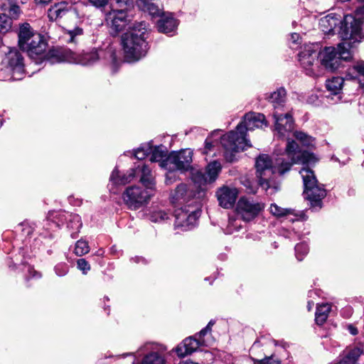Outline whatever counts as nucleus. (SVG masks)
Listing matches in <instances>:
<instances>
[{"label": "nucleus", "mask_w": 364, "mask_h": 364, "mask_svg": "<svg viewBox=\"0 0 364 364\" xmlns=\"http://www.w3.org/2000/svg\"><path fill=\"white\" fill-rule=\"evenodd\" d=\"M285 154L291 159L290 162L284 157L277 158L273 162L266 154L260 155L256 160L259 184L268 194H274L279 189V183L275 180L276 172L282 176L291 169L294 164H307L316 161L312 154L299 150L297 143L293 140L287 141Z\"/></svg>", "instance_id": "1"}, {"label": "nucleus", "mask_w": 364, "mask_h": 364, "mask_svg": "<svg viewBox=\"0 0 364 364\" xmlns=\"http://www.w3.org/2000/svg\"><path fill=\"white\" fill-rule=\"evenodd\" d=\"M264 124L267 126L263 114L249 112L244 116L243 120L237 126L235 131L224 134L221 137L220 143L224 149L226 161L232 162L236 153L250 147V141L246 139V132L255 128H262Z\"/></svg>", "instance_id": "2"}, {"label": "nucleus", "mask_w": 364, "mask_h": 364, "mask_svg": "<svg viewBox=\"0 0 364 364\" xmlns=\"http://www.w3.org/2000/svg\"><path fill=\"white\" fill-rule=\"evenodd\" d=\"M362 20L353 14H347L341 21V16L328 14L319 21L321 30L326 34H334L338 28V33L343 40L360 41L363 38Z\"/></svg>", "instance_id": "3"}, {"label": "nucleus", "mask_w": 364, "mask_h": 364, "mask_svg": "<svg viewBox=\"0 0 364 364\" xmlns=\"http://www.w3.org/2000/svg\"><path fill=\"white\" fill-rule=\"evenodd\" d=\"M146 25L144 21L135 23L132 30L122 37V45L125 58L129 62L136 61L144 57L148 50L144 36Z\"/></svg>", "instance_id": "4"}, {"label": "nucleus", "mask_w": 364, "mask_h": 364, "mask_svg": "<svg viewBox=\"0 0 364 364\" xmlns=\"http://www.w3.org/2000/svg\"><path fill=\"white\" fill-rule=\"evenodd\" d=\"M58 55L60 56L58 59V62L68 61L82 65H93L101 57L109 60L113 64H115L117 61L115 50L112 47H109L105 50L93 48L90 51L82 54H76L70 50H66L64 53L58 52Z\"/></svg>", "instance_id": "5"}, {"label": "nucleus", "mask_w": 364, "mask_h": 364, "mask_svg": "<svg viewBox=\"0 0 364 364\" xmlns=\"http://www.w3.org/2000/svg\"><path fill=\"white\" fill-rule=\"evenodd\" d=\"M299 173L304 182V198L309 200L312 208L320 209L326 195L323 186L318 183L314 171L309 168H303Z\"/></svg>", "instance_id": "6"}, {"label": "nucleus", "mask_w": 364, "mask_h": 364, "mask_svg": "<svg viewBox=\"0 0 364 364\" xmlns=\"http://www.w3.org/2000/svg\"><path fill=\"white\" fill-rule=\"evenodd\" d=\"M349 44L339 43L336 48L326 47L319 52L320 61L322 66L328 71L333 72L342 66L344 61L351 58L348 49Z\"/></svg>", "instance_id": "7"}, {"label": "nucleus", "mask_w": 364, "mask_h": 364, "mask_svg": "<svg viewBox=\"0 0 364 364\" xmlns=\"http://www.w3.org/2000/svg\"><path fill=\"white\" fill-rule=\"evenodd\" d=\"M140 176L141 183L148 188L153 189L155 185L154 178L151 173V168L148 166L139 164L134 168L130 169L127 174H123L122 179H117L118 170L114 169L110 176V182L112 185H125L131 182L136 176Z\"/></svg>", "instance_id": "8"}, {"label": "nucleus", "mask_w": 364, "mask_h": 364, "mask_svg": "<svg viewBox=\"0 0 364 364\" xmlns=\"http://www.w3.org/2000/svg\"><path fill=\"white\" fill-rule=\"evenodd\" d=\"M154 189L155 186L153 189L147 187L144 189L139 186H130L123 193L122 198L129 209L136 210L149 202Z\"/></svg>", "instance_id": "9"}, {"label": "nucleus", "mask_w": 364, "mask_h": 364, "mask_svg": "<svg viewBox=\"0 0 364 364\" xmlns=\"http://www.w3.org/2000/svg\"><path fill=\"white\" fill-rule=\"evenodd\" d=\"M193 151L190 149L171 153L161 163V166L166 170H178L181 172L191 168Z\"/></svg>", "instance_id": "10"}, {"label": "nucleus", "mask_w": 364, "mask_h": 364, "mask_svg": "<svg viewBox=\"0 0 364 364\" xmlns=\"http://www.w3.org/2000/svg\"><path fill=\"white\" fill-rule=\"evenodd\" d=\"M200 215V211L198 208L186 210V208L177 209L175 211L174 227L176 230L187 231L191 230L197 225L198 219Z\"/></svg>", "instance_id": "11"}, {"label": "nucleus", "mask_w": 364, "mask_h": 364, "mask_svg": "<svg viewBox=\"0 0 364 364\" xmlns=\"http://www.w3.org/2000/svg\"><path fill=\"white\" fill-rule=\"evenodd\" d=\"M319 53L314 50L311 46L306 47L299 54V60L304 69L306 75L312 77L321 75L318 65Z\"/></svg>", "instance_id": "12"}, {"label": "nucleus", "mask_w": 364, "mask_h": 364, "mask_svg": "<svg viewBox=\"0 0 364 364\" xmlns=\"http://www.w3.org/2000/svg\"><path fill=\"white\" fill-rule=\"evenodd\" d=\"M264 205L252 198L242 197L237 204V214L244 221H250L264 209Z\"/></svg>", "instance_id": "13"}, {"label": "nucleus", "mask_w": 364, "mask_h": 364, "mask_svg": "<svg viewBox=\"0 0 364 364\" xmlns=\"http://www.w3.org/2000/svg\"><path fill=\"white\" fill-rule=\"evenodd\" d=\"M214 340L211 337H199L198 334L194 336H190L185 338L183 342L178 345L176 352L179 357H184L196 351L200 346H208L213 343Z\"/></svg>", "instance_id": "14"}, {"label": "nucleus", "mask_w": 364, "mask_h": 364, "mask_svg": "<svg viewBox=\"0 0 364 364\" xmlns=\"http://www.w3.org/2000/svg\"><path fill=\"white\" fill-rule=\"evenodd\" d=\"M106 22L115 32L124 29L127 24V16L124 9H111L106 14Z\"/></svg>", "instance_id": "15"}, {"label": "nucleus", "mask_w": 364, "mask_h": 364, "mask_svg": "<svg viewBox=\"0 0 364 364\" xmlns=\"http://www.w3.org/2000/svg\"><path fill=\"white\" fill-rule=\"evenodd\" d=\"M273 117L275 120V130L279 136L285 137L294 129V121L290 113L284 115L274 111Z\"/></svg>", "instance_id": "16"}, {"label": "nucleus", "mask_w": 364, "mask_h": 364, "mask_svg": "<svg viewBox=\"0 0 364 364\" xmlns=\"http://www.w3.org/2000/svg\"><path fill=\"white\" fill-rule=\"evenodd\" d=\"M2 63L6 68L14 73H21L23 71V58L21 53L15 48H9Z\"/></svg>", "instance_id": "17"}, {"label": "nucleus", "mask_w": 364, "mask_h": 364, "mask_svg": "<svg viewBox=\"0 0 364 364\" xmlns=\"http://www.w3.org/2000/svg\"><path fill=\"white\" fill-rule=\"evenodd\" d=\"M151 350L150 353L146 355L141 364H165V360L162 355V353L164 352L166 348L164 346H159L154 343H146L140 350ZM133 364H136L133 362Z\"/></svg>", "instance_id": "18"}, {"label": "nucleus", "mask_w": 364, "mask_h": 364, "mask_svg": "<svg viewBox=\"0 0 364 364\" xmlns=\"http://www.w3.org/2000/svg\"><path fill=\"white\" fill-rule=\"evenodd\" d=\"M26 44L27 46H21V49L26 51L31 58L43 54L47 46L43 37L38 33L34 34Z\"/></svg>", "instance_id": "19"}, {"label": "nucleus", "mask_w": 364, "mask_h": 364, "mask_svg": "<svg viewBox=\"0 0 364 364\" xmlns=\"http://www.w3.org/2000/svg\"><path fill=\"white\" fill-rule=\"evenodd\" d=\"M219 204L224 208H231L235 203L238 196V191L235 188L223 186L218 190L216 193Z\"/></svg>", "instance_id": "20"}, {"label": "nucleus", "mask_w": 364, "mask_h": 364, "mask_svg": "<svg viewBox=\"0 0 364 364\" xmlns=\"http://www.w3.org/2000/svg\"><path fill=\"white\" fill-rule=\"evenodd\" d=\"M178 26V22L171 14H162L157 22V29L160 33L168 34L173 32Z\"/></svg>", "instance_id": "21"}, {"label": "nucleus", "mask_w": 364, "mask_h": 364, "mask_svg": "<svg viewBox=\"0 0 364 364\" xmlns=\"http://www.w3.org/2000/svg\"><path fill=\"white\" fill-rule=\"evenodd\" d=\"M193 196V192L188 188L187 185L181 183L171 193V201L173 204L187 203Z\"/></svg>", "instance_id": "22"}, {"label": "nucleus", "mask_w": 364, "mask_h": 364, "mask_svg": "<svg viewBox=\"0 0 364 364\" xmlns=\"http://www.w3.org/2000/svg\"><path fill=\"white\" fill-rule=\"evenodd\" d=\"M362 353L361 348L358 347L346 348L340 360L334 364H355Z\"/></svg>", "instance_id": "23"}, {"label": "nucleus", "mask_w": 364, "mask_h": 364, "mask_svg": "<svg viewBox=\"0 0 364 364\" xmlns=\"http://www.w3.org/2000/svg\"><path fill=\"white\" fill-rule=\"evenodd\" d=\"M286 98L287 91L284 87L278 88L267 97V100L274 107V111L284 107Z\"/></svg>", "instance_id": "24"}, {"label": "nucleus", "mask_w": 364, "mask_h": 364, "mask_svg": "<svg viewBox=\"0 0 364 364\" xmlns=\"http://www.w3.org/2000/svg\"><path fill=\"white\" fill-rule=\"evenodd\" d=\"M156 0H137L138 7L144 11H147L152 17L160 16L162 12L156 3Z\"/></svg>", "instance_id": "25"}, {"label": "nucleus", "mask_w": 364, "mask_h": 364, "mask_svg": "<svg viewBox=\"0 0 364 364\" xmlns=\"http://www.w3.org/2000/svg\"><path fill=\"white\" fill-rule=\"evenodd\" d=\"M37 32L34 31L32 27L28 23H24L20 26L19 32H18V46L21 48V46H27L26 43H28L33 36L36 34Z\"/></svg>", "instance_id": "26"}, {"label": "nucleus", "mask_w": 364, "mask_h": 364, "mask_svg": "<svg viewBox=\"0 0 364 364\" xmlns=\"http://www.w3.org/2000/svg\"><path fill=\"white\" fill-rule=\"evenodd\" d=\"M331 306L329 304H321L317 306L315 314V321L318 325H323L331 311Z\"/></svg>", "instance_id": "27"}, {"label": "nucleus", "mask_w": 364, "mask_h": 364, "mask_svg": "<svg viewBox=\"0 0 364 364\" xmlns=\"http://www.w3.org/2000/svg\"><path fill=\"white\" fill-rule=\"evenodd\" d=\"M82 34V28L76 26L72 29H65L63 38L67 43H76Z\"/></svg>", "instance_id": "28"}, {"label": "nucleus", "mask_w": 364, "mask_h": 364, "mask_svg": "<svg viewBox=\"0 0 364 364\" xmlns=\"http://www.w3.org/2000/svg\"><path fill=\"white\" fill-rule=\"evenodd\" d=\"M82 222L80 215L77 214L70 213L67 227L73 232L71 233V237L73 238L76 237L77 234L80 231L82 227Z\"/></svg>", "instance_id": "29"}, {"label": "nucleus", "mask_w": 364, "mask_h": 364, "mask_svg": "<svg viewBox=\"0 0 364 364\" xmlns=\"http://www.w3.org/2000/svg\"><path fill=\"white\" fill-rule=\"evenodd\" d=\"M221 170V165L219 162L214 161L210 163L205 170V175L210 183L214 182Z\"/></svg>", "instance_id": "30"}, {"label": "nucleus", "mask_w": 364, "mask_h": 364, "mask_svg": "<svg viewBox=\"0 0 364 364\" xmlns=\"http://www.w3.org/2000/svg\"><path fill=\"white\" fill-rule=\"evenodd\" d=\"M343 84V79L340 77H333L326 80V86L328 91L333 95L339 93Z\"/></svg>", "instance_id": "31"}, {"label": "nucleus", "mask_w": 364, "mask_h": 364, "mask_svg": "<svg viewBox=\"0 0 364 364\" xmlns=\"http://www.w3.org/2000/svg\"><path fill=\"white\" fill-rule=\"evenodd\" d=\"M69 215L70 213L65 211H52L48 213V219L59 227L68 220Z\"/></svg>", "instance_id": "32"}, {"label": "nucleus", "mask_w": 364, "mask_h": 364, "mask_svg": "<svg viewBox=\"0 0 364 364\" xmlns=\"http://www.w3.org/2000/svg\"><path fill=\"white\" fill-rule=\"evenodd\" d=\"M150 154V161L151 162L160 161L161 164L164 160L163 159L166 156V149L162 145L155 147L151 146Z\"/></svg>", "instance_id": "33"}, {"label": "nucleus", "mask_w": 364, "mask_h": 364, "mask_svg": "<svg viewBox=\"0 0 364 364\" xmlns=\"http://www.w3.org/2000/svg\"><path fill=\"white\" fill-rule=\"evenodd\" d=\"M191 179L199 187L210 183L205 173L199 170H192Z\"/></svg>", "instance_id": "34"}, {"label": "nucleus", "mask_w": 364, "mask_h": 364, "mask_svg": "<svg viewBox=\"0 0 364 364\" xmlns=\"http://www.w3.org/2000/svg\"><path fill=\"white\" fill-rule=\"evenodd\" d=\"M269 210L273 215L277 218H281L292 214V210L282 208L275 203H273L270 205Z\"/></svg>", "instance_id": "35"}, {"label": "nucleus", "mask_w": 364, "mask_h": 364, "mask_svg": "<svg viewBox=\"0 0 364 364\" xmlns=\"http://www.w3.org/2000/svg\"><path fill=\"white\" fill-rule=\"evenodd\" d=\"M151 146L149 144H142L134 151V156L139 160H142L150 154Z\"/></svg>", "instance_id": "36"}, {"label": "nucleus", "mask_w": 364, "mask_h": 364, "mask_svg": "<svg viewBox=\"0 0 364 364\" xmlns=\"http://www.w3.org/2000/svg\"><path fill=\"white\" fill-rule=\"evenodd\" d=\"M169 218V215L167 212L159 210L151 212L150 215V220L154 223L164 222Z\"/></svg>", "instance_id": "37"}, {"label": "nucleus", "mask_w": 364, "mask_h": 364, "mask_svg": "<svg viewBox=\"0 0 364 364\" xmlns=\"http://www.w3.org/2000/svg\"><path fill=\"white\" fill-rule=\"evenodd\" d=\"M90 251L88 243L82 240H78L75 244V253L77 256H82Z\"/></svg>", "instance_id": "38"}, {"label": "nucleus", "mask_w": 364, "mask_h": 364, "mask_svg": "<svg viewBox=\"0 0 364 364\" xmlns=\"http://www.w3.org/2000/svg\"><path fill=\"white\" fill-rule=\"evenodd\" d=\"M5 10L7 11L10 19H17L21 13L20 7L15 2L9 3V6Z\"/></svg>", "instance_id": "39"}, {"label": "nucleus", "mask_w": 364, "mask_h": 364, "mask_svg": "<svg viewBox=\"0 0 364 364\" xmlns=\"http://www.w3.org/2000/svg\"><path fill=\"white\" fill-rule=\"evenodd\" d=\"M295 252L297 259L301 261L309 252V247L304 242L299 243L295 246Z\"/></svg>", "instance_id": "40"}, {"label": "nucleus", "mask_w": 364, "mask_h": 364, "mask_svg": "<svg viewBox=\"0 0 364 364\" xmlns=\"http://www.w3.org/2000/svg\"><path fill=\"white\" fill-rule=\"evenodd\" d=\"M294 135L297 140L300 141L304 145L307 146H311L314 141L311 136L301 132H296Z\"/></svg>", "instance_id": "41"}, {"label": "nucleus", "mask_w": 364, "mask_h": 364, "mask_svg": "<svg viewBox=\"0 0 364 364\" xmlns=\"http://www.w3.org/2000/svg\"><path fill=\"white\" fill-rule=\"evenodd\" d=\"M11 25V19L6 15H0V33L7 32Z\"/></svg>", "instance_id": "42"}, {"label": "nucleus", "mask_w": 364, "mask_h": 364, "mask_svg": "<svg viewBox=\"0 0 364 364\" xmlns=\"http://www.w3.org/2000/svg\"><path fill=\"white\" fill-rule=\"evenodd\" d=\"M63 13H65V10L58 9L57 5L48 9V16L52 20L61 17Z\"/></svg>", "instance_id": "43"}, {"label": "nucleus", "mask_w": 364, "mask_h": 364, "mask_svg": "<svg viewBox=\"0 0 364 364\" xmlns=\"http://www.w3.org/2000/svg\"><path fill=\"white\" fill-rule=\"evenodd\" d=\"M77 267L80 269L83 274H87L90 269V265L85 259H79L77 261Z\"/></svg>", "instance_id": "44"}, {"label": "nucleus", "mask_w": 364, "mask_h": 364, "mask_svg": "<svg viewBox=\"0 0 364 364\" xmlns=\"http://www.w3.org/2000/svg\"><path fill=\"white\" fill-rule=\"evenodd\" d=\"M129 0H112L111 9H124L127 10V6Z\"/></svg>", "instance_id": "45"}, {"label": "nucleus", "mask_w": 364, "mask_h": 364, "mask_svg": "<svg viewBox=\"0 0 364 364\" xmlns=\"http://www.w3.org/2000/svg\"><path fill=\"white\" fill-rule=\"evenodd\" d=\"M55 271L57 275L62 277L67 274L68 268L65 264H59L55 266Z\"/></svg>", "instance_id": "46"}, {"label": "nucleus", "mask_w": 364, "mask_h": 364, "mask_svg": "<svg viewBox=\"0 0 364 364\" xmlns=\"http://www.w3.org/2000/svg\"><path fill=\"white\" fill-rule=\"evenodd\" d=\"M168 173L166 175V183L171 185L175 182L177 179L175 171L176 170H167Z\"/></svg>", "instance_id": "47"}, {"label": "nucleus", "mask_w": 364, "mask_h": 364, "mask_svg": "<svg viewBox=\"0 0 364 364\" xmlns=\"http://www.w3.org/2000/svg\"><path fill=\"white\" fill-rule=\"evenodd\" d=\"M243 184L246 187V192L247 193H256L257 186L252 182L249 180H245Z\"/></svg>", "instance_id": "48"}, {"label": "nucleus", "mask_w": 364, "mask_h": 364, "mask_svg": "<svg viewBox=\"0 0 364 364\" xmlns=\"http://www.w3.org/2000/svg\"><path fill=\"white\" fill-rule=\"evenodd\" d=\"M214 324V322L213 321H210L208 325L204 328H203L198 333V336L199 337H203V338H208V334L209 333H210L211 331V327L213 326V325Z\"/></svg>", "instance_id": "49"}, {"label": "nucleus", "mask_w": 364, "mask_h": 364, "mask_svg": "<svg viewBox=\"0 0 364 364\" xmlns=\"http://www.w3.org/2000/svg\"><path fill=\"white\" fill-rule=\"evenodd\" d=\"M259 364H280V361L273 357V356H270V357H267L259 361Z\"/></svg>", "instance_id": "50"}, {"label": "nucleus", "mask_w": 364, "mask_h": 364, "mask_svg": "<svg viewBox=\"0 0 364 364\" xmlns=\"http://www.w3.org/2000/svg\"><path fill=\"white\" fill-rule=\"evenodd\" d=\"M90 2L96 7H101L105 6L107 0H89Z\"/></svg>", "instance_id": "51"}, {"label": "nucleus", "mask_w": 364, "mask_h": 364, "mask_svg": "<svg viewBox=\"0 0 364 364\" xmlns=\"http://www.w3.org/2000/svg\"><path fill=\"white\" fill-rule=\"evenodd\" d=\"M213 146V143L209 141L208 139H207L205 142L203 154H208L211 151V149Z\"/></svg>", "instance_id": "52"}, {"label": "nucleus", "mask_w": 364, "mask_h": 364, "mask_svg": "<svg viewBox=\"0 0 364 364\" xmlns=\"http://www.w3.org/2000/svg\"><path fill=\"white\" fill-rule=\"evenodd\" d=\"M354 68L360 75L364 77V63H358Z\"/></svg>", "instance_id": "53"}, {"label": "nucleus", "mask_w": 364, "mask_h": 364, "mask_svg": "<svg viewBox=\"0 0 364 364\" xmlns=\"http://www.w3.org/2000/svg\"><path fill=\"white\" fill-rule=\"evenodd\" d=\"M28 272L30 275L29 277L32 276V277L36 278H40L41 277V274L39 272H37L31 267H28Z\"/></svg>", "instance_id": "54"}, {"label": "nucleus", "mask_w": 364, "mask_h": 364, "mask_svg": "<svg viewBox=\"0 0 364 364\" xmlns=\"http://www.w3.org/2000/svg\"><path fill=\"white\" fill-rule=\"evenodd\" d=\"M348 329L349 332L350 333V334H352L353 336H355L358 334V329L355 326H353L352 325H349L348 326Z\"/></svg>", "instance_id": "55"}, {"label": "nucleus", "mask_w": 364, "mask_h": 364, "mask_svg": "<svg viewBox=\"0 0 364 364\" xmlns=\"http://www.w3.org/2000/svg\"><path fill=\"white\" fill-rule=\"evenodd\" d=\"M299 39V34L293 33L291 34V40L293 43H297Z\"/></svg>", "instance_id": "56"}, {"label": "nucleus", "mask_w": 364, "mask_h": 364, "mask_svg": "<svg viewBox=\"0 0 364 364\" xmlns=\"http://www.w3.org/2000/svg\"><path fill=\"white\" fill-rule=\"evenodd\" d=\"M37 4L46 5L48 4L51 0H35Z\"/></svg>", "instance_id": "57"}, {"label": "nucleus", "mask_w": 364, "mask_h": 364, "mask_svg": "<svg viewBox=\"0 0 364 364\" xmlns=\"http://www.w3.org/2000/svg\"><path fill=\"white\" fill-rule=\"evenodd\" d=\"M179 364H198V363L188 360H186V361L181 362Z\"/></svg>", "instance_id": "58"}, {"label": "nucleus", "mask_w": 364, "mask_h": 364, "mask_svg": "<svg viewBox=\"0 0 364 364\" xmlns=\"http://www.w3.org/2000/svg\"><path fill=\"white\" fill-rule=\"evenodd\" d=\"M116 178L117 179H122V176L119 174V172L118 171V176H116Z\"/></svg>", "instance_id": "59"}, {"label": "nucleus", "mask_w": 364, "mask_h": 364, "mask_svg": "<svg viewBox=\"0 0 364 364\" xmlns=\"http://www.w3.org/2000/svg\"><path fill=\"white\" fill-rule=\"evenodd\" d=\"M20 1H21V3L23 4H26L28 1V0H20Z\"/></svg>", "instance_id": "60"}, {"label": "nucleus", "mask_w": 364, "mask_h": 364, "mask_svg": "<svg viewBox=\"0 0 364 364\" xmlns=\"http://www.w3.org/2000/svg\"><path fill=\"white\" fill-rule=\"evenodd\" d=\"M15 2L14 0H9V3Z\"/></svg>", "instance_id": "61"}, {"label": "nucleus", "mask_w": 364, "mask_h": 364, "mask_svg": "<svg viewBox=\"0 0 364 364\" xmlns=\"http://www.w3.org/2000/svg\"><path fill=\"white\" fill-rule=\"evenodd\" d=\"M360 1H364V0H359Z\"/></svg>", "instance_id": "62"}]
</instances>
